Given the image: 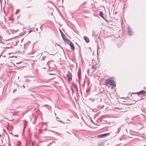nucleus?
<instances>
[{
	"mask_svg": "<svg viewBox=\"0 0 146 146\" xmlns=\"http://www.w3.org/2000/svg\"><path fill=\"white\" fill-rule=\"evenodd\" d=\"M104 83V84L107 86L112 85L113 87H115L116 86L114 82L111 80V78H109L106 80Z\"/></svg>",
	"mask_w": 146,
	"mask_h": 146,
	"instance_id": "f257e3e1",
	"label": "nucleus"
},
{
	"mask_svg": "<svg viewBox=\"0 0 146 146\" xmlns=\"http://www.w3.org/2000/svg\"><path fill=\"white\" fill-rule=\"evenodd\" d=\"M67 79L68 81H70L72 79V74L69 72H68L67 74Z\"/></svg>",
	"mask_w": 146,
	"mask_h": 146,
	"instance_id": "f03ea898",
	"label": "nucleus"
},
{
	"mask_svg": "<svg viewBox=\"0 0 146 146\" xmlns=\"http://www.w3.org/2000/svg\"><path fill=\"white\" fill-rule=\"evenodd\" d=\"M136 94L138 95L141 94L144 96H145L146 95V92L144 91H141L139 92H137Z\"/></svg>",
	"mask_w": 146,
	"mask_h": 146,
	"instance_id": "7ed1b4c3",
	"label": "nucleus"
},
{
	"mask_svg": "<svg viewBox=\"0 0 146 146\" xmlns=\"http://www.w3.org/2000/svg\"><path fill=\"white\" fill-rule=\"evenodd\" d=\"M69 45L71 49L73 51H74L75 50V47L72 42Z\"/></svg>",
	"mask_w": 146,
	"mask_h": 146,
	"instance_id": "20e7f679",
	"label": "nucleus"
},
{
	"mask_svg": "<svg viewBox=\"0 0 146 146\" xmlns=\"http://www.w3.org/2000/svg\"><path fill=\"white\" fill-rule=\"evenodd\" d=\"M127 31L128 34L130 35H131L133 32L132 30L129 26L128 27Z\"/></svg>",
	"mask_w": 146,
	"mask_h": 146,
	"instance_id": "39448f33",
	"label": "nucleus"
},
{
	"mask_svg": "<svg viewBox=\"0 0 146 146\" xmlns=\"http://www.w3.org/2000/svg\"><path fill=\"white\" fill-rule=\"evenodd\" d=\"M109 135V133H105L102 134H101L100 135H99L98 136L99 137H106L108 135Z\"/></svg>",
	"mask_w": 146,
	"mask_h": 146,
	"instance_id": "423d86ee",
	"label": "nucleus"
},
{
	"mask_svg": "<svg viewBox=\"0 0 146 146\" xmlns=\"http://www.w3.org/2000/svg\"><path fill=\"white\" fill-rule=\"evenodd\" d=\"M64 41L65 42H66L67 44H70L72 42L69 39H68L67 38L65 39L64 40Z\"/></svg>",
	"mask_w": 146,
	"mask_h": 146,
	"instance_id": "0eeeda50",
	"label": "nucleus"
},
{
	"mask_svg": "<svg viewBox=\"0 0 146 146\" xmlns=\"http://www.w3.org/2000/svg\"><path fill=\"white\" fill-rule=\"evenodd\" d=\"M84 38L85 40V41L87 43L89 42L90 41L89 40L88 38L86 36H84Z\"/></svg>",
	"mask_w": 146,
	"mask_h": 146,
	"instance_id": "6e6552de",
	"label": "nucleus"
},
{
	"mask_svg": "<svg viewBox=\"0 0 146 146\" xmlns=\"http://www.w3.org/2000/svg\"><path fill=\"white\" fill-rule=\"evenodd\" d=\"M100 16L101 17L104 18L103 13L102 11H100Z\"/></svg>",
	"mask_w": 146,
	"mask_h": 146,
	"instance_id": "1a4fd4ad",
	"label": "nucleus"
},
{
	"mask_svg": "<svg viewBox=\"0 0 146 146\" xmlns=\"http://www.w3.org/2000/svg\"><path fill=\"white\" fill-rule=\"evenodd\" d=\"M61 36L62 37V38H63V40H64L65 39H66L65 38V37H66L65 35H64V34H63V33H61Z\"/></svg>",
	"mask_w": 146,
	"mask_h": 146,
	"instance_id": "9d476101",
	"label": "nucleus"
},
{
	"mask_svg": "<svg viewBox=\"0 0 146 146\" xmlns=\"http://www.w3.org/2000/svg\"><path fill=\"white\" fill-rule=\"evenodd\" d=\"M46 57V56H43L41 59V60H45V59Z\"/></svg>",
	"mask_w": 146,
	"mask_h": 146,
	"instance_id": "9b49d317",
	"label": "nucleus"
},
{
	"mask_svg": "<svg viewBox=\"0 0 146 146\" xmlns=\"http://www.w3.org/2000/svg\"><path fill=\"white\" fill-rule=\"evenodd\" d=\"M73 86H74V88H75L76 89V88H77V85H76V84H74V83H73Z\"/></svg>",
	"mask_w": 146,
	"mask_h": 146,
	"instance_id": "f8f14e48",
	"label": "nucleus"
},
{
	"mask_svg": "<svg viewBox=\"0 0 146 146\" xmlns=\"http://www.w3.org/2000/svg\"><path fill=\"white\" fill-rule=\"evenodd\" d=\"M19 12V10H17L16 11V14H17Z\"/></svg>",
	"mask_w": 146,
	"mask_h": 146,
	"instance_id": "ddd939ff",
	"label": "nucleus"
},
{
	"mask_svg": "<svg viewBox=\"0 0 146 146\" xmlns=\"http://www.w3.org/2000/svg\"><path fill=\"white\" fill-rule=\"evenodd\" d=\"M76 92L77 94H78V88H76Z\"/></svg>",
	"mask_w": 146,
	"mask_h": 146,
	"instance_id": "4468645a",
	"label": "nucleus"
},
{
	"mask_svg": "<svg viewBox=\"0 0 146 146\" xmlns=\"http://www.w3.org/2000/svg\"><path fill=\"white\" fill-rule=\"evenodd\" d=\"M78 78H79L80 76V74L78 73Z\"/></svg>",
	"mask_w": 146,
	"mask_h": 146,
	"instance_id": "2eb2a0df",
	"label": "nucleus"
},
{
	"mask_svg": "<svg viewBox=\"0 0 146 146\" xmlns=\"http://www.w3.org/2000/svg\"><path fill=\"white\" fill-rule=\"evenodd\" d=\"M94 67H95V66H92V68L94 69Z\"/></svg>",
	"mask_w": 146,
	"mask_h": 146,
	"instance_id": "dca6fc26",
	"label": "nucleus"
},
{
	"mask_svg": "<svg viewBox=\"0 0 146 146\" xmlns=\"http://www.w3.org/2000/svg\"><path fill=\"white\" fill-rule=\"evenodd\" d=\"M18 135H15V136H18Z\"/></svg>",
	"mask_w": 146,
	"mask_h": 146,
	"instance_id": "f3484780",
	"label": "nucleus"
},
{
	"mask_svg": "<svg viewBox=\"0 0 146 146\" xmlns=\"http://www.w3.org/2000/svg\"><path fill=\"white\" fill-rule=\"evenodd\" d=\"M50 55H53V54H50Z\"/></svg>",
	"mask_w": 146,
	"mask_h": 146,
	"instance_id": "a211bd4d",
	"label": "nucleus"
},
{
	"mask_svg": "<svg viewBox=\"0 0 146 146\" xmlns=\"http://www.w3.org/2000/svg\"><path fill=\"white\" fill-rule=\"evenodd\" d=\"M144 146H146V145H144Z\"/></svg>",
	"mask_w": 146,
	"mask_h": 146,
	"instance_id": "6ab92c4d",
	"label": "nucleus"
},
{
	"mask_svg": "<svg viewBox=\"0 0 146 146\" xmlns=\"http://www.w3.org/2000/svg\"><path fill=\"white\" fill-rule=\"evenodd\" d=\"M31 31H29V32H31Z\"/></svg>",
	"mask_w": 146,
	"mask_h": 146,
	"instance_id": "aec40b11",
	"label": "nucleus"
},
{
	"mask_svg": "<svg viewBox=\"0 0 146 146\" xmlns=\"http://www.w3.org/2000/svg\"><path fill=\"white\" fill-rule=\"evenodd\" d=\"M92 35H93V36H94V34H93Z\"/></svg>",
	"mask_w": 146,
	"mask_h": 146,
	"instance_id": "412c9836",
	"label": "nucleus"
}]
</instances>
